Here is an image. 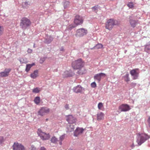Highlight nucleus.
Wrapping results in <instances>:
<instances>
[{
    "label": "nucleus",
    "mask_w": 150,
    "mask_h": 150,
    "mask_svg": "<svg viewBox=\"0 0 150 150\" xmlns=\"http://www.w3.org/2000/svg\"><path fill=\"white\" fill-rule=\"evenodd\" d=\"M118 21L113 19L108 20L105 23V28L109 30H111L113 26L118 25Z\"/></svg>",
    "instance_id": "obj_1"
},
{
    "label": "nucleus",
    "mask_w": 150,
    "mask_h": 150,
    "mask_svg": "<svg viewBox=\"0 0 150 150\" xmlns=\"http://www.w3.org/2000/svg\"><path fill=\"white\" fill-rule=\"evenodd\" d=\"M149 138L148 136L145 134H138L137 135V142L139 145H140Z\"/></svg>",
    "instance_id": "obj_2"
},
{
    "label": "nucleus",
    "mask_w": 150,
    "mask_h": 150,
    "mask_svg": "<svg viewBox=\"0 0 150 150\" xmlns=\"http://www.w3.org/2000/svg\"><path fill=\"white\" fill-rule=\"evenodd\" d=\"M31 23L29 20L26 18H24L21 20L20 26L23 30H25L30 25Z\"/></svg>",
    "instance_id": "obj_3"
},
{
    "label": "nucleus",
    "mask_w": 150,
    "mask_h": 150,
    "mask_svg": "<svg viewBox=\"0 0 150 150\" xmlns=\"http://www.w3.org/2000/svg\"><path fill=\"white\" fill-rule=\"evenodd\" d=\"M84 65V63L81 59H79L72 63V66L74 69H78L83 67Z\"/></svg>",
    "instance_id": "obj_4"
},
{
    "label": "nucleus",
    "mask_w": 150,
    "mask_h": 150,
    "mask_svg": "<svg viewBox=\"0 0 150 150\" xmlns=\"http://www.w3.org/2000/svg\"><path fill=\"white\" fill-rule=\"evenodd\" d=\"M37 133L41 139L43 140H46L49 139L50 136L49 134H47L43 132L40 129H38Z\"/></svg>",
    "instance_id": "obj_5"
},
{
    "label": "nucleus",
    "mask_w": 150,
    "mask_h": 150,
    "mask_svg": "<svg viewBox=\"0 0 150 150\" xmlns=\"http://www.w3.org/2000/svg\"><path fill=\"white\" fill-rule=\"evenodd\" d=\"M87 33V30L84 28H80L77 30L75 35L76 37H81Z\"/></svg>",
    "instance_id": "obj_6"
},
{
    "label": "nucleus",
    "mask_w": 150,
    "mask_h": 150,
    "mask_svg": "<svg viewBox=\"0 0 150 150\" xmlns=\"http://www.w3.org/2000/svg\"><path fill=\"white\" fill-rule=\"evenodd\" d=\"M130 74L133 77V79H136L138 78L139 73L138 69H135L130 71Z\"/></svg>",
    "instance_id": "obj_7"
},
{
    "label": "nucleus",
    "mask_w": 150,
    "mask_h": 150,
    "mask_svg": "<svg viewBox=\"0 0 150 150\" xmlns=\"http://www.w3.org/2000/svg\"><path fill=\"white\" fill-rule=\"evenodd\" d=\"M13 150H25L24 146L18 143H14L13 146Z\"/></svg>",
    "instance_id": "obj_8"
},
{
    "label": "nucleus",
    "mask_w": 150,
    "mask_h": 150,
    "mask_svg": "<svg viewBox=\"0 0 150 150\" xmlns=\"http://www.w3.org/2000/svg\"><path fill=\"white\" fill-rule=\"evenodd\" d=\"M83 21V20L81 16L78 15L75 16L74 19V23L76 25H81Z\"/></svg>",
    "instance_id": "obj_9"
},
{
    "label": "nucleus",
    "mask_w": 150,
    "mask_h": 150,
    "mask_svg": "<svg viewBox=\"0 0 150 150\" xmlns=\"http://www.w3.org/2000/svg\"><path fill=\"white\" fill-rule=\"evenodd\" d=\"M119 109L121 112H126L129 110L130 108L128 105L123 104L119 107Z\"/></svg>",
    "instance_id": "obj_10"
},
{
    "label": "nucleus",
    "mask_w": 150,
    "mask_h": 150,
    "mask_svg": "<svg viewBox=\"0 0 150 150\" xmlns=\"http://www.w3.org/2000/svg\"><path fill=\"white\" fill-rule=\"evenodd\" d=\"M105 76L106 75L105 74L101 73L96 74L94 76V78L95 80H97L99 82L100 81L101 78L105 77Z\"/></svg>",
    "instance_id": "obj_11"
},
{
    "label": "nucleus",
    "mask_w": 150,
    "mask_h": 150,
    "mask_svg": "<svg viewBox=\"0 0 150 150\" xmlns=\"http://www.w3.org/2000/svg\"><path fill=\"white\" fill-rule=\"evenodd\" d=\"M11 71L10 69H5L4 71L0 72V77H6L7 76Z\"/></svg>",
    "instance_id": "obj_12"
},
{
    "label": "nucleus",
    "mask_w": 150,
    "mask_h": 150,
    "mask_svg": "<svg viewBox=\"0 0 150 150\" xmlns=\"http://www.w3.org/2000/svg\"><path fill=\"white\" fill-rule=\"evenodd\" d=\"M49 112L48 109L46 108H42L38 112V114L41 116H42L45 115L46 113Z\"/></svg>",
    "instance_id": "obj_13"
},
{
    "label": "nucleus",
    "mask_w": 150,
    "mask_h": 150,
    "mask_svg": "<svg viewBox=\"0 0 150 150\" xmlns=\"http://www.w3.org/2000/svg\"><path fill=\"white\" fill-rule=\"evenodd\" d=\"M67 120L69 124H73L76 121V119L72 115H69L67 119Z\"/></svg>",
    "instance_id": "obj_14"
},
{
    "label": "nucleus",
    "mask_w": 150,
    "mask_h": 150,
    "mask_svg": "<svg viewBox=\"0 0 150 150\" xmlns=\"http://www.w3.org/2000/svg\"><path fill=\"white\" fill-rule=\"evenodd\" d=\"M83 90V88L79 85L74 87L73 88V91L76 93H81Z\"/></svg>",
    "instance_id": "obj_15"
},
{
    "label": "nucleus",
    "mask_w": 150,
    "mask_h": 150,
    "mask_svg": "<svg viewBox=\"0 0 150 150\" xmlns=\"http://www.w3.org/2000/svg\"><path fill=\"white\" fill-rule=\"evenodd\" d=\"M83 130L84 129L82 128H77L74 132V136L77 137L79 134H82Z\"/></svg>",
    "instance_id": "obj_16"
},
{
    "label": "nucleus",
    "mask_w": 150,
    "mask_h": 150,
    "mask_svg": "<svg viewBox=\"0 0 150 150\" xmlns=\"http://www.w3.org/2000/svg\"><path fill=\"white\" fill-rule=\"evenodd\" d=\"M129 23L131 27H132L133 28H134L136 26L137 24L138 23V21H136L132 19L131 18V17H129Z\"/></svg>",
    "instance_id": "obj_17"
},
{
    "label": "nucleus",
    "mask_w": 150,
    "mask_h": 150,
    "mask_svg": "<svg viewBox=\"0 0 150 150\" xmlns=\"http://www.w3.org/2000/svg\"><path fill=\"white\" fill-rule=\"evenodd\" d=\"M74 74V73L70 71H65L63 74V77L64 78L70 77L73 76Z\"/></svg>",
    "instance_id": "obj_18"
},
{
    "label": "nucleus",
    "mask_w": 150,
    "mask_h": 150,
    "mask_svg": "<svg viewBox=\"0 0 150 150\" xmlns=\"http://www.w3.org/2000/svg\"><path fill=\"white\" fill-rule=\"evenodd\" d=\"M38 70H35L33 73L30 74V77L33 79H35L38 76Z\"/></svg>",
    "instance_id": "obj_19"
},
{
    "label": "nucleus",
    "mask_w": 150,
    "mask_h": 150,
    "mask_svg": "<svg viewBox=\"0 0 150 150\" xmlns=\"http://www.w3.org/2000/svg\"><path fill=\"white\" fill-rule=\"evenodd\" d=\"M97 119L98 121L103 120L104 118V114L102 112L98 113L97 114Z\"/></svg>",
    "instance_id": "obj_20"
},
{
    "label": "nucleus",
    "mask_w": 150,
    "mask_h": 150,
    "mask_svg": "<svg viewBox=\"0 0 150 150\" xmlns=\"http://www.w3.org/2000/svg\"><path fill=\"white\" fill-rule=\"evenodd\" d=\"M67 132H71L74 130V126L73 124H69L67 125Z\"/></svg>",
    "instance_id": "obj_21"
},
{
    "label": "nucleus",
    "mask_w": 150,
    "mask_h": 150,
    "mask_svg": "<svg viewBox=\"0 0 150 150\" xmlns=\"http://www.w3.org/2000/svg\"><path fill=\"white\" fill-rule=\"evenodd\" d=\"M53 38L50 36H47L44 41V42L47 44H50L53 40Z\"/></svg>",
    "instance_id": "obj_22"
},
{
    "label": "nucleus",
    "mask_w": 150,
    "mask_h": 150,
    "mask_svg": "<svg viewBox=\"0 0 150 150\" xmlns=\"http://www.w3.org/2000/svg\"><path fill=\"white\" fill-rule=\"evenodd\" d=\"M34 65L35 64L34 63H32V64H27L26 65V67L25 71H26V72H28L29 71L30 68Z\"/></svg>",
    "instance_id": "obj_23"
},
{
    "label": "nucleus",
    "mask_w": 150,
    "mask_h": 150,
    "mask_svg": "<svg viewBox=\"0 0 150 150\" xmlns=\"http://www.w3.org/2000/svg\"><path fill=\"white\" fill-rule=\"evenodd\" d=\"M129 76V75L128 74H126L123 76L124 80L127 82H129L130 81V79Z\"/></svg>",
    "instance_id": "obj_24"
},
{
    "label": "nucleus",
    "mask_w": 150,
    "mask_h": 150,
    "mask_svg": "<svg viewBox=\"0 0 150 150\" xmlns=\"http://www.w3.org/2000/svg\"><path fill=\"white\" fill-rule=\"evenodd\" d=\"M103 47L102 45L101 44H97L96 46H95L92 49H98L100 48H101Z\"/></svg>",
    "instance_id": "obj_25"
},
{
    "label": "nucleus",
    "mask_w": 150,
    "mask_h": 150,
    "mask_svg": "<svg viewBox=\"0 0 150 150\" xmlns=\"http://www.w3.org/2000/svg\"><path fill=\"white\" fill-rule=\"evenodd\" d=\"M34 102L36 104H38L40 101V98L39 97H36L34 100Z\"/></svg>",
    "instance_id": "obj_26"
},
{
    "label": "nucleus",
    "mask_w": 150,
    "mask_h": 150,
    "mask_svg": "<svg viewBox=\"0 0 150 150\" xmlns=\"http://www.w3.org/2000/svg\"><path fill=\"white\" fill-rule=\"evenodd\" d=\"M69 5V2L68 1H66L64 3V8H66Z\"/></svg>",
    "instance_id": "obj_27"
},
{
    "label": "nucleus",
    "mask_w": 150,
    "mask_h": 150,
    "mask_svg": "<svg viewBox=\"0 0 150 150\" xmlns=\"http://www.w3.org/2000/svg\"><path fill=\"white\" fill-rule=\"evenodd\" d=\"M47 57H41L40 58V64H42L43 63L46 59H47Z\"/></svg>",
    "instance_id": "obj_28"
},
{
    "label": "nucleus",
    "mask_w": 150,
    "mask_h": 150,
    "mask_svg": "<svg viewBox=\"0 0 150 150\" xmlns=\"http://www.w3.org/2000/svg\"><path fill=\"white\" fill-rule=\"evenodd\" d=\"M19 60L21 63H25L27 62L26 59L23 58L20 59Z\"/></svg>",
    "instance_id": "obj_29"
},
{
    "label": "nucleus",
    "mask_w": 150,
    "mask_h": 150,
    "mask_svg": "<svg viewBox=\"0 0 150 150\" xmlns=\"http://www.w3.org/2000/svg\"><path fill=\"white\" fill-rule=\"evenodd\" d=\"M40 91L39 88L37 87L34 88L33 90V92L35 93H38Z\"/></svg>",
    "instance_id": "obj_30"
},
{
    "label": "nucleus",
    "mask_w": 150,
    "mask_h": 150,
    "mask_svg": "<svg viewBox=\"0 0 150 150\" xmlns=\"http://www.w3.org/2000/svg\"><path fill=\"white\" fill-rule=\"evenodd\" d=\"M57 141V139L55 138V137H53L51 139V141L53 143H56Z\"/></svg>",
    "instance_id": "obj_31"
},
{
    "label": "nucleus",
    "mask_w": 150,
    "mask_h": 150,
    "mask_svg": "<svg viewBox=\"0 0 150 150\" xmlns=\"http://www.w3.org/2000/svg\"><path fill=\"white\" fill-rule=\"evenodd\" d=\"M85 70L83 71L82 69H79V70L77 72V73L79 74H82L85 73Z\"/></svg>",
    "instance_id": "obj_32"
},
{
    "label": "nucleus",
    "mask_w": 150,
    "mask_h": 150,
    "mask_svg": "<svg viewBox=\"0 0 150 150\" xmlns=\"http://www.w3.org/2000/svg\"><path fill=\"white\" fill-rule=\"evenodd\" d=\"M98 9V5L95 6L92 8V9L94 11H95L96 10H97Z\"/></svg>",
    "instance_id": "obj_33"
},
{
    "label": "nucleus",
    "mask_w": 150,
    "mask_h": 150,
    "mask_svg": "<svg viewBox=\"0 0 150 150\" xmlns=\"http://www.w3.org/2000/svg\"><path fill=\"white\" fill-rule=\"evenodd\" d=\"M127 6L130 8H132L133 7V4L132 2H129L127 4Z\"/></svg>",
    "instance_id": "obj_34"
},
{
    "label": "nucleus",
    "mask_w": 150,
    "mask_h": 150,
    "mask_svg": "<svg viewBox=\"0 0 150 150\" xmlns=\"http://www.w3.org/2000/svg\"><path fill=\"white\" fill-rule=\"evenodd\" d=\"M74 27H75L74 26H73L72 25H69V26H68L67 27V28L68 30H71Z\"/></svg>",
    "instance_id": "obj_35"
},
{
    "label": "nucleus",
    "mask_w": 150,
    "mask_h": 150,
    "mask_svg": "<svg viewBox=\"0 0 150 150\" xmlns=\"http://www.w3.org/2000/svg\"><path fill=\"white\" fill-rule=\"evenodd\" d=\"M145 50L150 51V45H146L145 48Z\"/></svg>",
    "instance_id": "obj_36"
},
{
    "label": "nucleus",
    "mask_w": 150,
    "mask_h": 150,
    "mask_svg": "<svg viewBox=\"0 0 150 150\" xmlns=\"http://www.w3.org/2000/svg\"><path fill=\"white\" fill-rule=\"evenodd\" d=\"M103 106V104L101 103H100L98 105V108L99 109H100Z\"/></svg>",
    "instance_id": "obj_37"
},
{
    "label": "nucleus",
    "mask_w": 150,
    "mask_h": 150,
    "mask_svg": "<svg viewBox=\"0 0 150 150\" xmlns=\"http://www.w3.org/2000/svg\"><path fill=\"white\" fill-rule=\"evenodd\" d=\"M30 150H36V148L34 145H32L30 148Z\"/></svg>",
    "instance_id": "obj_38"
},
{
    "label": "nucleus",
    "mask_w": 150,
    "mask_h": 150,
    "mask_svg": "<svg viewBox=\"0 0 150 150\" xmlns=\"http://www.w3.org/2000/svg\"><path fill=\"white\" fill-rule=\"evenodd\" d=\"M91 86L92 87L95 88L96 86V84L95 82H93L91 83Z\"/></svg>",
    "instance_id": "obj_39"
},
{
    "label": "nucleus",
    "mask_w": 150,
    "mask_h": 150,
    "mask_svg": "<svg viewBox=\"0 0 150 150\" xmlns=\"http://www.w3.org/2000/svg\"><path fill=\"white\" fill-rule=\"evenodd\" d=\"M65 137V135H63L61 136L60 137V140L61 141H62L64 138Z\"/></svg>",
    "instance_id": "obj_40"
},
{
    "label": "nucleus",
    "mask_w": 150,
    "mask_h": 150,
    "mask_svg": "<svg viewBox=\"0 0 150 150\" xmlns=\"http://www.w3.org/2000/svg\"><path fill=\"white\" fill-rule=\"evenodd\" d=\"M4 139L2 137H0V144H1L4 142Z\"/></svg>",
    "instance_id": "obj_41"
},
{
    "label": "nucleus",
    "mask_w": 150,
    "mask_h": 150,
    "mask_svg": "<svg viewBox=\"0 0 150 150\" xmlns=\"http://www.w3.org/2000/svg\"><path fill=\"white\" fill-rule=\"evenodd\" d=\"M136 84H137L136 83L134 82H132L130 84V85L132 87H134L136 86Z\"/></svg>",
    "instance_id": "obj_42"
},
{
    "label": "nucleus",
    "mask_w": 150,
    "mask_h": 150,
    "mask_svg": "<svg viewBox=\"0 0 150 150\" xmlns=\"http://www.w3.org/2000/svg\"><path fill=\"white\" fill-rule=\"evenodd\" d=\"M64 107L67 110H68L69 109V105L68 104H66L64 106Z\"/></svg>",
    "instance_id": "obj_43"
},
{
    "label": "nucleus",
    "mask_w": 150,
    "mask_h": 150,
    "mask_svg": "<svg viewBox=\"0 0 150 150\" xmlns=\"http://www.w3.org/2000/svg\"><path fill=\"white\" fill-rule=\"evenodd\" d=\"M147 122L148 123L149 125V127H150V117H148V119L147 120Z\"/></svg>",
    "instance_id": "obj_44"
},
{
    "label": "nucleus",
    "mask_w": 150,
    "mask_h": 150,
    "mask_svg": "<svg viewBox=\"0 0 150 150\" xmlns=\"http://www.w3.org/2000/svg\"><path fill=\"white\" fill-rule=\"evenodd\" d=\"M3 29V27L0 26V35L2 34V30Z\"/></svg>",
    "instance_id": "obj_45"
},
{
    "label": "nucleus",
    "mask_w": 150,
    "mask_h": 150,
    "mask_svg": "<svg viewBox=\"0 0 150 150\" xmlns=\"http://www.w3.org/2000/svg\"><path fill=\"white\" fill-rule=\"evenodd\" d=\"M24 5H25L27 6L28 5H29V3L28 2H25L24 3Z\"/></svg>",
    "instance_id": "obj_46"
},
{
    "label": "nucleus",
    "mask_w": 150,
    "mask_h": 150,
    "mask_svg": "<svg viewBox=\"0 0 150 150\" xmlns=\"http://www.w3.org/2000/svg\"><path fill=\"white\" fill-rule=\"evenodd\" d=\"M32 50L30 49H28V50L27 52L28 53H31L32 52Z\"/></svg>",
    "instance_id": "obj_47"
},
{
    "label": "nucleus",
    "mask_w": 150,
    "mask_h": 150,
    "mask_svg": "<svg viewBox=\"0 0 150 150\" xmlns=\"http://www.w3.org/2000/svg\"><path fill=\"white\" fill-rule=\"evenodd\" d=\"M40 150H46V149L44 147H42L40 148Z\"/></svg>",
    "instance_id": "obj_48"
},
{
    "label": "nucleus",
    "mask_w": 150,
    "mask_h": 150,
    "mask_svg": "<svg viewBox=\"0 0 150 150\" xmlns=\"http://www.w3.org/2000/svg\"><path fill=\"white\" fill-rule=\"evenodd\" d=\"M60 50L61 51H64V48L63 47H61L60 48Z\"/></svg>",
    "instance_id": "obj_49"
},
{
    "label": "nucleus",
    "mask_w": 150,
    "mask_h": 150,
    "mask_svg": "<svg viewBox=\"0 0 150 150\" xmlns=\"http://www.w3.org/2000/svg\"><path fill=\"white\" fill-rule=\"evenodd\" d=\"M134 146V144H133L131 146V147H133Z\"/></svg>",
    "instance_id": "obj_50"
},
{
    "label": "nucleus",
    "mask_w": 150,
    "mask_h": 150,
    "mask_svg": "<svg viewBox=\"0 0 150 150\" xmlns=\"http://www.w3.org/2000/svg\"><path fill=\"white\" fill-rule=\"evenodd\" d=\"M62 143L61 142H60V145H61Z\"/></svg>",
    "instance_id": "obj_51"
},
{
    "label": "nucleus",
    "mask_w": 150,
    "mask_h": 150,
    "mask_svg": "<svg viewBox=\"0 0 150 150\" xmlns=\"http://www.w3.org/2000/svg\"><path fill=\"white\" fill-rule=\"evenodd\" d=\"M47 120H48V119H46V121H47Z\"/></svg>",
    "instance_id": "obj_52"
}]
</instances>
